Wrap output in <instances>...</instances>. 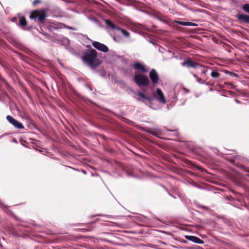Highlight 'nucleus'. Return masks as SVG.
Here are the masks:
<instances>
[{"mask_svg": "<svg viewBox=\"0 0 249 249\" xmlns=\"http://www.w3.org/2000/svg\"><path fill=\"white\" fill-rule=\"evenodd\" d=\"M89 50L84 51L81 59L83 62L91 69L93 70L98 68L101 64L102 61L97 58V52L91 46H88Z\"/></svg>", "mask_w": 249, "mask_h": 249, "instance_id": "1", "label": "nucleus"}, {"mask_svg": "<svg viewBox=\"0 0 249 249\" xmlns=\"http://www.w3.org/2000/svg\"><path fill=\"white\" fill-rule=\"evenodd\" d=\"M47 17V13L44 9H37L33 11L30 15V18L37 21L39 24H42L44 23L46 18Z\"/></svg>", "mask_w": 249, "mask_h": 249, "instance_id": "2", "label": "nucleus"}, {"mask_svg": "<svg viewBox=\"0 0 249 249\" xmlns=\"http://www.w3.org/2000/svg\"><path fill=\"white\" fill-rule=\"evenodd\" d=\"M133 79L139 87H147L150 84V81L148 77L143 74H136L134 76Z\"/></svg>", "mask_w": 249, "mask_h": 249, "instance_id": "3", "label": "nucleus"}, {"mask_svg": "<svg viewBox=\"0 0 249 249\" xmlns=\"http://www.w3.org/2000/svg\"><path fill=\"white\" fill-rule=\"evenodd\" d=\"M181 65L182 67H186L188 69L193 68L195 69L201 66L199 63L193 60L191 58L185 59L184 61L181 63Z\"/></svg>", "mask_w": 249, "mask_h": 249, "instance_id": "4", "label": "nucleus"}, {"mask_svg": "<svg viewBox=\"0 0 249 249\" xmlns=\"http://www.w3.org/2000/svg\"><path fill=\"white\" fill-rule=\"evenodd\" d=\"M153 95L160 103L165 104L166 103L164 94L160 89H157L156 91L153 93Z\"/></svg>", "mask_w": 249, "mask_h": 249, "instance_id": "5", "label": "nucleus"}, {"mask_svg": "<svg viewBox=\"0 0 249 249\" xmlns=\"http://www.w3.org/2000/svg\"><path fill=\"white\" fill-rule=\"evenodd\" d=\"M149 76L153 85L158 84L159 75L156 70L152 69L149 72Z\"/></svg>", "mask_w": 249, "mask_h": 249, "instance_id": "6", "label": "nucleus"}, {"mask_svg": "<svg viewBox=\"0 0 249 249\" xmlns=\"http://www.w3.org/2000/svg\"><path fill=\"white\" fill-rule=\"evenodd\" d=\"M6 119L8 121L12 124L15 127L18 129H23L24 126L19 122L14 119L12 116L10 115H7L6 116Z\"/></svg>", "mask_w": 249, "mask_h": 249, "instance_id": "7", "label": "nucleus"}, {"mask_svg": "<svg viewBox=\"0 0 249 249\" xmlns=\"http://www.w3.org/2000/svg\"><path fill=\"white\" fill-rule=\"evenodd\" d=\"M93 46L98 50L104 53L108 51V47L105 44L97 41H93L92 43Z\"/></svg>", "mask_w": 249, "mask_h": 249, "instance_id": "8", "label": "nucleus"}, {"mask_svg": "<svg viewBox=\"0 0 249 249\" xmlns=\"http://www.w3.org/2000/svg\"><path fill=\"white\" fill-rule=\"evenodd\" d=\"M238 21L240 23H245L249 24V15L244 14H238L236 16Z\"/></svg>", "mask_w": 249, "mask_h": 249, "instance_id": "9", "label": "nucleus"}, {"mask_svg": "<svg viewBox=\"0 0 249 249\" xmlns=\"http://www.w3.org/2000/svg\"><path fill=\"white\" fill-rule=\"evenodd\" d=\"M185 238L193 242L199 244H203L204 242L199 238L193 235H185Z\"/></svg>", "mask_w": 249, "mask_h": 249, "instance_id": "10", "label": "nucleus"}, {"mask_svg": "<svg viewBox=\"0 0 249 249\" xmlns=\"http://www.w3.org/2000/svg\"><path fill=\"white\" fill-rule=\"evenodd\" d=\"M133 68L134 69L144 73H145L147 72V70L146 69L145 66L139 62L135 63L133 65Z\"/></svg>", "mask_w": 249, "mask_h": 249, "instance_id": "11", "label": "nucleus"}, {"mask_svg": "<svg viewBox=\"0 0 249 249\" xmlns=\"http://www.w3.org/2000/svg\"><path fill=\"white\" fill-rule=\"evenodd\" d=\"M19 26L22 28L23 30L29 29V28H27L26 26L28 24V22L24 17L20 16L19 17Z\"/></svg>", "mask_w": 249, "mask_h": 249, "instance_id": "12", "label": "nucleus"}, {"mask_svg": "<svg viewBox=\"0 0 249 249\" xmlns=\"http://www.w3.org/2000/svg\"><path fill=\"white\" fill-rule=\"evenodd\" d=\"M105 22L106 24L109 26L112 29L117 30L120 29V27L116 25L115 24L113 23L109 19H106Z\"/></svg>", "mask_w": 249, "mask_h": 249, "instance_id": "13", "label": "nucleus"}, {"mask_svg": "<svg viewBox=\"0 0 249 249\" xmlns=\"http://www.w3.org/2000/svg\"><path fill=\"white\" fill-rule=\"evenodd\" d=\"M137 95L142 97L143 99H145L149 102H151L152 101H153L154 99V98L153 97H152V96H147L146 95H145L144 93H142V92H138Z\"/></svg>", "mask_w": 249, "mask_h": 249, "instance_id": "14", "label": "nucleus"}, {"mask_svg": "<svg viewBox=\"0 0 249 249\" xmlns=\"http://www.w3.org/2000/svg\"><path fill=\"white\" fill-rule=\"evenodd\" d=\"M177 23L179 25L183 26H197V25L196 23L191 22H184V21H177Z\"/></svg>", "mask_w": 249, "mask_h": 249, "instance_id": "15", "label": "nucleus"}, {"mask_svg": "<svg viewBox=\"0 0 249 249\" xmlns=\"http://www.w3.org/2000/svg\"><path fill=\"white\" fill-rule=\"evenodd\" d=\"M242 9L246 13L249 14V3H245L242 6Z\"/></svg>", "mask_w": 249, "mask_h": 249, "instance_id": "16", "label": "nucleus"}, {"mask_svg": "<svg viewBox=\"0 0 249 249\" xmlns=\"http://www.w3.org/2000/svg\"><path fill=\"white\" fill-rule=\"evenodd\" d=\"M220 75V74L216 71H212L211 73V76L213 78H217L219 77Z\"/></svg>", "mask_w": 249, "mask_h": 249, "instance_id": "17", "label": "nucleus"}, {"mask_svg": "<svg viewBox=\"0 0 249 249\" xmlns=\"http://www.w3.org/2000/svg\"><path fill=\"white\" fill-rule=\"evenodd\" d=\"M118 31H120L121 33L126 37L129 36V33L125 30L122 29L120 27V29H117Z\"/></svg>", "mask_w": 249, "mask_h": 249, "instance_id": "18", "label": "nucleus"}, {"mask_svg": "<svg viewBox=\"0 0 249 249\" xmlns=\"http://www.w3.org/2000/svg\"><path fill=\"white\" fill-rule=\"evenodd\" d=\"M197 81L200 83V84H204L205 81L203 80L200 77H197L196 78Z\"/></svg>", "mask_w": 249, "mask_h": 249, "instance_id": "19", "label": "nucleus"}, {"mask_svg": "<svg viewBox=\"0 0 249 249\" xmlns=\"http://www.w3.org/2000/svg\"><path fill=\"white\" fill-rule=\"evenodd\" d=\"M229 75H230L231 76L236 77H238L239 76L237 74H236L235 73L232 72L231 71L230 72V73L229 74Z\"/></svg>", "mask_w": 249, "mask_h": 249, "instance_id": "20", "label": "nucleus"}, {"mask_svg": "<svg viewBox=\"0 0 249 249\" xmlns=\"http://www.w3.org/2000/svg\"><path fill=\"white\" fill-rule=\"evenodd\" d=\"M40 2H41V1L40 0H34L33 4V5H35L37 3H39Z\"/></svg>", "mask_w": 249, "mask_h": 249, "instance_id": "21", "label": "nucleus"}, {"mask_svg": "<svg viewBox=\"0 0 249 249\" xmlns=\"http://www.w3.org/2000/svg\"><path fill=\"white\" fill-rule=\"evenodd\" d=\"M0 79L4 83H5V84L7 83L6 80L2 77V76H1V75L0 74Z\"/></svg>", "mask_w": 249, "mask_h": 249, "instance_id": "22", "label": "nucleus"}, {"mask_svg": "<svg viewBox=\"0 0 249 249\" xmlns=\"http://www.w3.org/2000/svg\"><path fill=\"white\" fill-rule=\"evenodd\" d=\"M146 132H147L148 133L154 135V136H156V134H155L154 133H153L152 131H151V130H146Z\"/></svg>", "mask_w": 249, "mask_h": 249, "instance_id": "23", "label": "nucleus"}, {"mask_svg": "<svg viewBox=\"0 0 249 249\" xmlns=\"http://www.w3.org/2000/svg\"><path fill=\"white\" fill-rule=\"evenodd\" d=\"M67 28L71 30H75V28L72 27L67 26Z\"/></svg>", "mask_w": 249, "mask_h": 249, "instance_id": "24", "label": "nucleus"}, {"mask_svg": "<svg viewBox=\"0 0 249 249\" xmlns=\"http://www.w3.org/2000/svg\"><path fill=\"white\" fill-rule=\"evenodd\" d=\"M234 101L237 104H240L241 103V102L239 100H238V99H237L236 98L234 99Z\"/></svg>", "mask_w": 249, "mask_h": 249, "instance_id": "25", "label": "nucleus"}, {"mask_svg": "<svg viewBox=\"0 0 249 249\" xmlns=\"http://www.w3.org/2000/svg\"><path fill=\"white\" fill-rule=\"evenodd\" d=\"M204 84H205L206 85H211V86H213V84H211L210 82H206L205 81Z\"/></svg>", "mask_w": 249, "mask_h": 249, "instance_id": "26", "label": "nucleus"}, {"mask_svg": "<svg viewBox=\"0 0 249 249\" xmlns=\"http://www.w3.org/2000/svg\"><path fill=\"white\" fill-rule=\"evenodd\" d=\"M104 241L106 242H108V243H113L111 241H110L108 239H104Z\"/></svg>", "mask_w": 249, "mask_h": 249, "instance_id": "27", "label": "nucleus"}, {"mask_svg": "<svg viewBox=\"0 0 249 249\" xmlns=\"http://www.w3.org/2000/svg\"><path fill=\"white\" fill-rule=\"evenodd\" d=\"M224 72L226 73V74H229L230 73V71H228L227 70H225L224 71Z\"/></svg>", "mask_w": 249, "mask_h": 249, "instance_id": "28", "label": "nucleus"}, {"mask_svg": "<svg viewBox=\"0 0 249 249\" xmlns=\"http://www.w3.org/2000/svg\"><path fill=\"white\" fill-rule=\"evenodd\" d=\"M87 87L89 89V90H90L91 91H92V88H91L89 86V85H87Z\"/></svg>", "mask_w": 249, "mask_h": 249, "instance_id": "29", "label": "nucleus"}, {"mask_svg": "<svg viewBox=\"0 0 249 249\" xmlns=\"http://www.w3.org/2000/svg\"><path fill=\"white\" fill-rule=\"evenodd\" d=\"M207 70H203V71H201V73H202L205 74V73H206V72H207Z\"/></svg>", "mask_w": 249, "mask_h": 249, "instance_id": "30", "label": "nucleus"}, {"mask_svg": "<svg viewBox=\"0 0 249 249\" xmlns=\"http://www.w3.org/2000/svg\"><path fill=\"white\" fill-rule=\"evenodd\" d=\"M44 36H46L48 37L49 36V34L48 33H43V34Z\"/></svg>", "mask_w": 249, "mask_h": 249, "instance_id": "31", "label": "nucleus"}, {"mask_svg": "<svg viewBox=\"0 0 249 249\" xmlns=\"http://www.w3.org/2000/svg\"><path fill=\"white\" fill-rule=\"evenodd\" d=\"M138 100L139 101H141V102H144V101L142 99H139V98H138Z\"/></svg>", "mask_w": 249, "mask_h": 249, "instance_id": "32", "label": "nucleus"}, {"mask_svg": "<svg viewBox=\"0 0 249 249\" xmlns=\"http://www.w3.org/2000/svg\"><path fill=\"white\" fill-rule=\"evenodd\" d=\"M70 167V168H71V169H73V170H75L79 171V170H78V169H75V168H74L71 167Z\"/></svg>", "mask_w": 249, "mask_h": 249, "instance_id": "33", "label": "nucleus"}, {"mask_svg": "<svg viewBox=\"0 0 249 249\" xmlns=\"http://www.w3.org/2000/svg\"><path fill=\"white\" fill-rule=\"evenodd\" d=\"M82 172L84 174H86V172L84 170H82Z\"/></svg>", "mask_w": 249, "mask_h": 249, "instance_id": "34", "label": "nucleus"}, {"mask_svg": "<svg viewBox=\"0 0 249 249\" xmlns=\"http://www.w3.org/2000/svg\"><path fill=\"white\" fill-rule=\"evenodd\" d=\"M193 76H194L195 77H196V78H197V77H198L197 76V75H196V74H193Z\"/></svg>", "mask_w": 249, "mask_h": 249, "instance_id": "35", "label": "nucleus"}, {"mask_svg": "<svg viewBox=\"0 0 249 249\" xmlns=\"http://www.w3.org/2000/svg\"><path fill=\"white\" fill-rule=\"evenodd\" d=\"M225 84H227V85H228H228H231V84L229 83H228V82H227V83H226V82H225Z\"/></svg>", "mask_w": 249, "mask_h": 249, "instance_id": "36", "label": "nucleus"}, {"mask_svg": "<svg viewBox=\"0 0 249 249\" xmlns=\"http://www.w3.org/2000/svg\"><path fill=\"white\" fill-rule=\"evenodd\" d=\"M202 208L203 209H205V208H206V207H205V206H202Z\"/></svg>", "mask_w": 249, "mask_h": 249, "instance_id": "37", "label": "nucleus"}, {"mask_svg": "<svg viewBox=\"0 0 249 249\" xmlns=\"http://www.w3.org/2000/svg\"><path fill=\"white\" fill-rule=\"evenodd\" d=\"M108 234H111V235H112V233H108Z\"/></svg>", "mask_w": 249, "mask_h": 249, "instance_id": "38", "label": "nucleus"}, {"mask_svg": "<svg viewBox=\"0 0 249 249\" xmlns=\"http://www.w3.org/2000/svg\"><path fill=\"white\" fill-rule=\"evenodd\" d=\"M22 143V145H24V144H25V143Z\"/></svg>", "mask_w": 249, "mask_h": 249, "instance_id": "39", "label": "nucleus"}, {"mask_svg": "<svg viewBox=\"0 0 249 249\" xmlns=\"http://www.w3.org/2000/svg\"><path fill=\"white\" fill-rule=\"evenodd\" d=\"M22 143V145H24V144H25V143Z\"/></svg>", "mask_w": 249, "mask_h": 249, "instance_id": "40", "label": "nucleus"}, {"mask_svg": "<svg viewBox=\"0 0 249 249\" xmlns=\"http://www.w3.org/2000/svg\"><path fill=\"white\" fill-rule=\"evenodd\" d=\"M0 247H2V244H1L0 243Z\"/></svg>", "mask_w": 249, "mask_h": 249, "instance_id": "41", "label": "nucleus"}]
</instances>
